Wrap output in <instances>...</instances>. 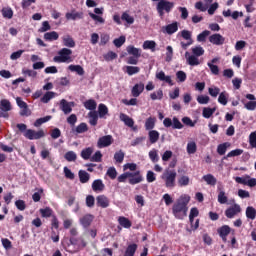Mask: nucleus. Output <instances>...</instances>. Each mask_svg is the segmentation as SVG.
I'll list each match as a JSON object with an SVG mask.
<instances>
[{"label":"nucleus","mask_w":256,"mask_h":256,"mask_svg":"<svg viewBox=\"0 0 256 256\" xmlns=\"http://www.w3.org/2000/svg\"><path fill=\"white\" fill-rule=\"evenodd\" d=\"M191 197L187 194L181 195L176 203L172 207V213L176 219H185L187 212L189 211V202Z\"/></svg>","instance_id":"obj_1"},{"label":"nucleus","mask_w":256,"mask_h":256,"mask_svg":"<svg viewBox=\"0 0 256 256\" xmlns=\"http://www.w3.org/2000/svg\"><path fill=\"white\" fill-rule=\"evenodd\" d=\"M191 52L192 54L189 51L185 52L186 63L190 65V67H197L201 63L199 57L205 55V49L201 46H194L191 48Z\"/></svg>","instance_id":"obj_2"},{"label":"nucleus","mask_w":256,"mask_h":256,"mask_svg":"<svg viewBox=\"0 0 256 256\" xmlns=\"http://www.w3.org/2000/svg\"><path fill=\"white\" fill-rule=\"evenodd\" d=\"M161 179L164 181L167 189H173L177 183V172L175 170L167 169L161 175Z\"/></svg>","instance_id":"obj_3"},{"label":"nucleus","mask_w":256,"mask_h":256,"mask_svg":"<svg viewBox=\"0 0 256 256\" xmlns=\"http://www.w3.org/2000/svg\"><path fill=\"white\" fill-rule=\"evenodd\" d=\"M71 55H73V51L69 48H62L58 55L53 58V61L55 63H73V58H71Z\"/></svg>","instance_id":"obj_4"},{"label":"nucleus","mask_w":256,"mask_h":256,"mask_svg":"<svg viewBox=\"0 0 256 256\" xmlns=\"http://www.w3.org/2000/svg\"><path fill=\"white\" fill-rule=\"evenodd\" d=\"M182 37L184 41H180V45L182 49L187 50L191 45H193V34L189 30H182L181 32L178 33V37Z\"/></svg>","instance_id":"obj_5"},{"label":"nucleus","mask_w":256,"mask_h":256,"mask_svg":"<svg viewBox=\"0 0 256 256\" xmlns=\"http://www.w3.org/2000/svg\"><path fill=\"white\" fill-rule=\"evenodd\" d=\"M175 7V3L167 1V0H160L156 6V9L160 15V17H163L166 13H171V10Z\"/></svg>","instance_id":"obj_6"},{"label":"nucleus","mask_w":256,"mask_h":256,"mask_svg":"<svg viewBox=\"0 0 256 256\" xmlns=\"http://www.w3.org/2000/svg\"><path fill=\"white\" fill-rule=\"evenodd\" d=\"M104 11L105 9L103 7L95 8L94 13L89 12L88 15L89 17H91V19H93V21H95L96 25L97 24L103 25V23H105V18L102 17L101 15H103Z\"/></svg>","instance_id":"obj_7"},{"label":"nucleus","mask_w":256,"mask_h":256,"mask_svg":"<svg viewBox=\"0 0 256 256\" xmlns=\"http://www.w3.org/2000/svg\"><path fill=\"white\" fill-rule=\"evenodd\" d=\"M24 137H26V139H29L30 141L41 139L45 137V131H35L33 129H28L24 132Z\"/></svg>","instance_id":"obj_8"},{"label":"nucleus","mask_w":256,"mask_h":256,"mask_svg":"<svg viewBox=\"0 0 256 256\" xmlns=\"http://www.w3.org/2000/svg\"><path fill=\"white\" fill-rule=\"evenodd\" d=\"M164 127H172V129H183V123H181L180 120L177 119V117L171 118H165L163 120Z\"/></svg>","instance_id":"obj_9"},{"label":"nucleus","mask_w":256,"mask_h":256,"mask_svg":"<svg viewBox=\"0 0 256 256\" xmlns=\"http://www.w3.org/2000/svg\"><path fill=\"white\" fill-rule=\"evenodd\" d=\"M236 183L247 185L248 187H256V178H251L249 175L235 178Z\"/></svg>","instance_id":"obj_10"},{"label":"nucleus","mask_w":256,"mask_h":256,"mask_svg":"<svg viewBox=\"0 0 256 256\" xmlns=\"http://www.w3.org/2000/svg\"><path fill=\"white\" fill-rule=\"evenodd\" d=\"M113 145V136L106 135L102 136L97 141L98 149H105V147H111Z\"/></svg>","instance_id":"obj_11"},{"label":"nucleus","mask_w":256,"mask_h":256,"mask_svg":"<svg viewBox=\"0 0 256 256\" xmlns=\"http://www.w3.org/2000/svg\"><path fill=\"white\" fill-rule=\"evenodd\" d=\"M128 183L130 185H138V183H143V174H141V171L129 172Z\"/></svg>","instance_id":"obj_12"},{"label":"nucleus","mask_w":256,"mask_h":256,"mask_svg":"<svg viewBox=\"0 0 256 256\" xmlns=\"http://www.w3.org/2000/svg\"><path fill=\"white\" fill-rule=\"evenodd\" d=\"M177 31H179V22H173L162 27V33H166V35H173Z\"/></svg>","instance_id":"obj_13"},{"label":"nucleus","mask_w":256,"mask_h":256,"mask_svg":"<svg viewBox=\"0 0 256 256\" xmlns=\"http://www.w3.org/2000/svg\"><path fill=\"white\" fill-rule=\"evenodd\" d=\"M239 213H241V206L239 204H234L225 211V215L228 219H233V217L239 215Z\"/></svg>","instance_id":"obj_14"},{"label":"nucleus","mask_w":256,"mask_h":256,"mask_svg":"<svg viewBox=\"0 0 256 256\" xmlns=\"http://www.w3.org/2000/svg\"><path fill=\"white\" fill-rule=\"evenodd\" d=\"M73 107H75V103L73 102H67L65 99L60 101V109L65 115H69L73 111Z\"/></svg>","instance_id":"obj_15"},{"label":"nucleus","mask_w":256,"mask_h":256,"mask_svg":"<svg viewBox=\"0 0 256 256\" xmlns=\"http://www.w3.org/2000/svg\"><path fill=\"white\" fill-rule=\"evenodd\" d=\"M246 99H248L249 102L244 104L245 109L247 111H255L256 109V97L253 94H246Z\"/></svg>","instance_id":"obj_16"},{"label":"nucleus","mask_w":256,"mask_h":256,"mask_svg":"<svg viewBox=\"0 0 256 256\" xmlns=\"http://www.w3.org/2000/svg\"><path fill=\"white\" fill-rule=\"evenodd\" d=\"M218 235L221 237L222 241L227 242V235L231 233V227L228 225H223L222 227L217 229Z\"/></svg>","instance_id":"obj_17"},{"label":"nucleus","mask_w":256,"mask_h":256,"mask_svg":"<svg viewBox=\"0 0 256 256\" xmlns=\"http://www.w3.org/2000/svg\"><path fill=\"white\" fill-rule=\"evenodd\" d=\"M120 121H123V123L125 125H127V127H131L134 131L137 130V127H134L135 125V121L133 120V118L129 117L127 114H120Z\"/></svg>","instance_id":"obj_18"},{"label":"nucleus","mask_w":256,"mask_h":256,"mask_svg":"<svg viewBox=\"0 0 256 256\" xmlns=\"http://www.w3.org/2000/svg\"><path fill=\"white\" fill-rule=\"evenodd\" d=\"M92 190L95 193H103V191H105V184L103 183V180L101 179L94 180L92 183Z\"/></svg>","instance_id":"obj_19"},{"label":"nucleus","mask_w":256,"mask_h":256,"mask_svg":"<svg viewBox=\"0 0 256 256\" xmlns=\"http://www.w3.org/2000/svg\"><path fill=\"white\" fill-rule=\"evenodd\" d=\"M209 41L212 43V45H223L225 43V37L221 34H212L209 37Z\"/></svg>","instance_id":"obj_20"},{"label":"nucleus","mask_w":256,"mask_h":256,"mask_svg":"<svg viewBox=\"0 0 256 256\" xmlns=\"http://www.w3.org/2000/svg\"><path fill=\"white\" fill-rule=\"evenodd\" d=\"M96 203L98 207H102V209H107L109 207V198L105 195H99L96 197Z\"/></svg>","instance_id":"obj_21"},{"label":"nucleus","mask_w":256,"mask_h":256,"mask_svg":"<svg viewBox=\"0 0 256 256\" xmlns=\"http://www.w3.org/2000/svg\"><path fill=\"white\" fill-rule=\"evenodd\" d=\"M143 91H145V84L140 82L133 86L131 93H132L133 97H139V95H141V93H143Z\"/></svg>","instance_id":"obj_22"},{"label":"nucleus","mask_w":256,"mask_h":256,"mask_svg":"<svg viewBox=\"0 0 256 256\" xmlns=\"http://www.w3.org/2000/svg\"><path fill=\"white\" fill-rule=\"evenodd\" d=\"M218 203L220 205H225L229 201V197L227 196V193H225V190L223 188H218Z\"/></svg>","instance_id":"obj_23"},{"label":"nucleus","mask_w":256,"mask_h":256,"mask_svg":"<svg viewBox=\"0 0 256 256\" xmlns=\"http://www.w3.org/2000/svg\"><path fill=\"white\" fill-rule=\"evenodd\" d=\"M156 79L159 81H164L165 83H168V85L173 86V80L171 79V76L165 75V72L163 71L156 73Z\"/></svg>","instance_id":"obj_24"},{"label":"nucleus","mask_w":256,"mask_h":256,"mask_svg":"<svg viewBox=\"0 0 256 256\" xmlns=\"http://www.w3.org/2000/svg\"><path fill=\"white\" fill-rule=\"evenodd\" d=\"M93 219H95V217L93 215L86 214L82 218H80V224L84 228H87V227H89L91 225V223H93Z\"/></svg>","instance_id":"obj_25"},{"label":"nucleus","mask_w":256,"mask_h":256,"mask_svg":"<svg viewBox=\"0 0 256 256\" xmlns=\"http://www.w3.org/2000/svg\"><path fill=\"white\" fill-rule=\"evenodd\" d=\"M93 151H95L93 149V147H87V148H84L81 153H80V156L82 157V159H84V161H91V157L93 155Z\"/></svg>","instance_id":"obj_26"},{"label":"nucleus","mask_w":256,"mask_h":256,"mask_svg":"<svg viewBox=\"0 0 256 256\" xmlns=\"http://www.w3.org/2000/svg\"><path fill=\"white\" fill-rule=\"evenodd\" d=\"M126 51L128 55H133V57H135L136 59H139V57H141V49L135 48V46L133 45L127 46Z\"/></svg>","instance_id":"obj_27"},{"label":"nucleus","mask_w":256,"mask_h":256,"mask_svg":"<svg viewBox=\"0 0 256 256\" xmlns=\"http://www.w3.org/2000/svg\"><path fill=\"white\" fill-rule=\"evenodd\" d=\"M155 123H157V118L155 117L147 118L144 124L146 131H153V129H155Z\"/></svg>","instance_id":"obj_28"},{"label":"nucleus","mask_w":256,"mask_h":256,"mask_svg":"<svg viewBox=\"0 0 256 256\" xmlns=\"http://www.w3.org/2000/svg\"><path fill=\"white\" fill-rule=\"evenodd\" d=\"M159 137H160V134H159V131L157 130H150L148 132V139L152 145H155V143L159 141Z\"/></svg>","instance_id":"obj_29"},{"label":"nucleus","mask_w":256,"mask_h":256,"mask_svg":"<svg viewBox=\"0 0 256 256\" xmlns=\"http://www.w3.org/2000/svg\"><path fill=\"white\" fill-rule=\"evenodd\" d=\"M203 181H205L206 185H211L215 187L217 185V178L213 176V174H206L202 177Z\"/></svg>","instance_id":"obj_30"},{"label":"nucleus","mask_w":256,"mask_h":256,"mask_svg":"<svg viewBox=\"0 0 256 256\" xmlns=\"http://www.w3.org/2000/svg\"><path fill=\"white\" fill-rule=\"evenodd\" d=\"M64 47H69L70 49H73L75 47V40H73V37L70 35H66L62 38Z\"/></svg>","instance_id":"obj_31"},{"label":"nucleus","mask_w":256,"mask_h":256,"mask_svg":"<svg viewBox=\"0 0 256 256\" xmlns=\"http://www.w3.org/2000/svg\"><path fill=\"white\" fill-rule=\"evenodd\" d=\"M191 184V178L187 175H182L178 177V185L180 187H187Z\"/></svg>","instance_id":"obj_32"},{"label":"nucleus","mask_w":256,"mask_h":256,"mask_svg":"<svg viewBox=\"0 0 256 256\" xmlns=\"http://www.w3.org/2000/svg\"><path fill=\"white\" fill-rule=\"evenodd\" d=\"M186 151L188 155H195L197 153V143L195 141H190L187 143Z\"/></svg>","instance_id":"obj_33"},{"label":"nucleus","mask_w":256,"mask_h":256,"mask_svg":"<svg viewBox=\"0 0 256 256\" xmlns=\"http://www.w3.org/2000/svg\"><path fill=\"white\" fill-rule=\"evenodd\" d=\"M78 177L80 179V183H89V179H91V175H89L85 170H80L78 172Z\"/></svg>","instance_id":"obj_34"},{"label":"nucleus","mask_w":256,"mask_h":256,"mask_svg":"<svg viewBox=\"0 0 256 256\" xmlns=\"http://www.w3.org/2000/svg\"><path fill=\"white\" fill-rule=\"evenodd\" d=\"M229 147H231V143H229V142H225V143L218 145V147H217L218 155H225V153H227V149H229Z\"/></svg>","instance_id":"obj_35"},{"label":"nucleus","mask_w":256,"mask_h":256,"mask_svg":"<svg viewBox=\"0 0 256 256\" xmlns=\"http://www.w3.org/2000/svg\"><path fill=\"white\" fill-rule=\"evenodd\" d=\"M148 157L152 163H157L159 162V150L157 149H152L148 153Z\"/></svg>","instance_id":"obj_36"},{"label":"nucleus","mask_w":256,"mask_h":256,"mask_svg":"<svg viewBox=\"0 0 256 256\" xmlns=\"http://www.w3.org/2000/svg\"><path fill=\"white\" fill-rule=\"evenodd\" d=\"M246 217L251 221H255L256 218V209L253 206H248L246 208Z\"/></svg>","instance_id":"obj_37"},{"label":"nucleus","mask_w":256,"mask_h":256,"mask_svg":"<svg viewBox=\"0 0 256 256\" xmlns=\"http://www.w3.org/2000/svg\"><path fill=\"white\" fill-rule=\"evenodd\" d=\"M45 41H57L59 39V33L56 31L47 32L44 34Z\"/></svg>","instance_id":"obj_38"},{"label":"nucleus","mask_w":256,"mask_h":256,"mask_svg":"<svg viewBox=\"0 0 256 256\" xmlns=\"http://www.w3.org/2000/svg\"><path fill=\"white\" fill-rule=\"evenodd\" d=\"M218 103H220V105H227V103H229V93L227 92H221L219 94V97H218Z\"/></svg>","instance_id":"obj_39"},{"label":"nucleus","mask_w":256,"mask_h":256,"mask_svg":"<svg viewBox=\"0 0 256 256\" xmlns=\"http://www.w3.org/2000/svg\"><path fill=\"white\" fill-rule=\"evenodd\" d=\"M83 15L78 12H67L66 19L67 21H76V19H82Z\"/></svg>","instance_id":"obj_40"},{"label":"nucleus","mask_w":256,"mask_h":256,"mask_svg":"<svg viewBox=\"0 0 256 256\" xmlns=\"http://www.w3.org/2000/svg\"><path fill=\"white\" fill-rule=\"evenodd\" d=\"M41 217L47 219L53 216V209L50 207L41 208L40 210Z\"/></svg>","instance_id":"obj_41"},{"label":"nucleus","mask_w":256,"mask_h":256,"mask_svg":"<svg viewBox=\"0 0 256 256\" xmlns=\"http://www.w3.org/2000/svg\"><path fill=\"white\" fill-rule=\"evenodd\" d=\"M64 158H65L66 161H68L69 163H73V162L77 161V153H75L74 151H68V152H66V154L64 155Z\"/></svg>","instance_id":"obj_42"},{"label":"nucleus","mask_w":256,"mask_h":256,"mask_svg":"<svg viewBox=\"0 0 256 256\" xmlns=\"http://www.w3.org/2000/svg\"><path fill=\"white\" fill-rule=\"evenodd\" d=\"M118 223L121 227H124V229L131 228V221L123 216L118 218Z\"/></svg>","instance_id":"obj_43"},{"label":"nucleus","mask_w":256,"mask_h":256,"mask_svg":"<svg viewBox=\"0 0 256 256\" xmlns=\"http://www.w3.org/2000/svg\"><path fill=\"white\" fill-rule=\"evenodd\" d=\"M68 69L74 73H77L78 75H85V70L81 65H70Z\"/></svg>","instance_id":"obj_44"},{"label":"nucleus","mask_w":256,"mask_h":256,"mask_svg":"<svg viewBox=\"0 0 256 256\" xmlns=\"http://www.w3.org/2000/svg\"><path fill=\"white\" fill-rule=\"evenodd\" d=\"M56 95H57V93L48 91L41 98V102L48 103L51 99H54V97H56Z\"/></svg>","instance_id":"obj_45"},{"label":"nucleus","mask_w":256,"mask_h":256,"mask_svg":"<svg viewBox=\"0 0 256 256\" xmlns=\"http://www.w3.org/2000/svg\"><path fill=\"white\" fill-rule=\"evenodd\" d=\"M107 113H109V108H107V106L105 104H99L98 114H99L100 119H103V117H105V115H107Z\"/></svg>","instance_id":"obj_46"},{"label":"nucleus","mask_w":256,"mask_h":256,"mask_svg":"<svg viewBox=\"0 0 256 256\" xmlns=\"http://www.w3.org/2000/svg\"><path fill=\"white\" fill-rule=\"evenodd\" d=\"M84 107L85 109H88V111H95V109H97V102H95V100H87L84 103Z\"/></svg>","instance_id":"obj_47"},{"label":"nucleus","mask_w":256,"mask_h":256,"mask_svg":"<svg viewBox=\"0 0 256 256\" xmlns=\"http://www.w3.org/2000/svg\"><path fill=\"white\" fill-rule=\"evenodd\" d=\"M0 109L4 112L11 111V102L7 99L0 101Z\"/></svg>","instance_id":"obj_48"},{"label":"nucleus","mask_w":256,"mask_h":256,"mask_svg":"<svg viewBox=\"0 0 256 256\" xmlns=\"http://www.w3.org/2000/svg\"><path fill=\"white\" fill-rule=\"evenodd\" d=\"M142 47L145 50L151 49L152 51H155V47H157V43H155V41L153 40H146L144 41Z\"/></svg>","instance_id":"obj_49"},{"label":"nucleus","mask_w":256,"mask_h":256,"mask_svg":"<svg viewBox=\"0 0 256 256\" xmlns=\"http://www.w3.org/2000/svg\"><path fill=\"white\" fill-rule=\"evenodd\" d=\"M150 99H152V101H161V99H163V90L159 89L153 93L150 94Z\"/></svg>","instance_id":"obj_50"},{"label":"nucleus","mask_w":256,"mask_h":256,"mask_svg":"<svg viewBox=\"0 0 256 256\" xmlns=\"http://www.w3.org/2000/svg\"><path fill=\"white\" fill-rule=\"evenodd\" d=\"M215 111H216V108L205 107V108H203L202 115H203L204 119H209V118H211L213 113H215Z\"/></svg>","instance_id":"obj_51"},{"label":"nucleus","mask_w":256,"mask_h":256,"mask_svg":"<svg viewBox=\"0 0 256 256\" xmlns=\"http://www.w3.org/2000/svg\"><path fill=\"white\" fill-rule=\"evenodd\" d=\"M87 131H89V127L87 126V123H85V122L80 123L75 128V132L78 133V134L87 133Z\"/></svg>","instance_id":"obj_52"},{"label":"nucleus","mask_w":256,"mask_h":256,"mask_svg":"<svg viewBox=\"0 0 256 256\" xmlns=\"http://www.w3.org/2000/svg\"><path fill=\"white\" fill-rule=\"evenodd\" d=\"M122 21L127 22L128 25H133L135 23V18L129 15V13L124 12L121 16Z\"/></svg>","instance_id":"obj_53"},{"label":"nucleus","mask_w":256,"mask_h":256,"mask_svg":"<svg viewBox=\"0 0 256 256\" xmlns=\"http://www.w3.org/2000/svg\"><path fill=\"white\" fill-rule=\"evenodd\" d=\"M126 73L128 75H137V73H139L141 71V68L137 67V66H126Z\"/></svg>","instance_id":"obj_54"},{"label":"nucleus","mask_w":256,"mask_h":256,"mask_svg":"<svg viewBox=\"0 0 256 256\" xmlns=\"http://www.w3.org/2000/svg\"><path fill=\"white\" fill-rule=\"evenodd\" d=\"M88 117H90V120H89L90 125L95 127V125H97V121L99 119V117L97 116V112H94V111L89 112Z\"/></svg>","instance_id":"obj_55"},{"label":"nucleus","mask_w":256,"mask_h":256,"mask_svg":"<svg viewBox=\"0 0 256 256\" xmlns=\"http://www.w3.org/2000/svg\"><path fill=\"white\" fill-rule=\"evenodd\" d=\"M103 159V154L101 153V151H96L92 157L90 158V161L94 162V163H101Z\"/></svg>","instance_id":"obj_56"},{"label":"nucleus","mask_w":256,"mask_h":256,"mask_svg":"<svg viewBox=\"0 0 256 256\" xmlns=\"http://www.w3.org/2000/svg\"><path fill=\"white\" fill-rule=\"evenodd\" d=\"M137 251V244H131L127 247L124 256H134Z\"/></svg>","instance_id":"obj_57"},{"label":"nucleus","mask_w":256,"mask_h":256,"mask_svg":"<svg viewBox=\"0 0 256 256\" xmlns=\"http://www.w3.org/2000/svg\"><path fill=\"white\" fill-rule=\"evenodd\" d=\"M4 19H13V9L6 7L2 9Z\"/></svg>","instance_id":"obj_58"},{"label":"nucleus","mask_w":256,"mask_h":256,"mask_svg":"<svg viewBox=\"0 0 256 256\" xmlns=\"http://www.w3.org/2000/svg\"><path fill=\"white\" fill-rule=\"evenodd\" d=\"M125 41H127V38L125 36H120L119 38L113 40V44L115 45V47L119 48L125 45Z\"/></svg>","instance_id":"obj_59"},{"label":"nucleus","mask_w":256,"mask_h":256,"mask_svg":"<svg viewBox=\"0 0 256 256\" xmlns=\"http://www.w3.org/2000/svg\"><path fill=\"white\" fill-rule=\"evenodd\" d=\"M195 217H199V209L197 208H191L190 214H189V221L191 225H193V221H195Z\"/></svg>","instance_id":"obj_60"},{"label":"nucleus","mask_w":256,"mask_h":256,"mask_svg":"<svg viewBox=\"0 0 256 256\" xmlns=\"http://www.w3.org/2000/svg\"><path fill=\"white\" fill-rule=\"evenodd\" d=\"M239 155H243V149H235L230 151L224 159H229V157H239Z\"/></svg>","instance_id":"obj_61"},{"label":"nucleus","mask_w":256,"mask_h":256,"mask_svg":"<svg viewBox=\"0 0 256 256\" xmlns=\"http://www.w3.org/2000/svg\"><path fill=\"white\" fill-rule=\"evenodd\" d=\"M125 159V153L123 151H118L114 154V160L116 163H123V160Z\"/></svg>","instance_id":"obj_62"},{"label":"nucleus","mask_w":256,"mask_h":256,"mask_svg":"<svg viewBox=\"0 0 256 256\" xmlns=\"http://www.w3.org/2000/svg\"><path fill=\"white\" fill-rule=\"evenodd\" d=\"M208 93L211 95V97H217L219 93H221V89H219L217 86H212L208 88Z\"/></svg>","instance_id":"obj_63"},{"label":"nucleus","mask_w":256,"mask_h":256,"mask_svg":"<svg viewBox=\"0 0 256 256\" xmlns=\"http://www.w3.org/2000/svg\"><path fill=\"white\" fill-rule=\"evenodd\" d=\"M105 61H113L114 59H117V53L113 51H109L106 54H104Z\"/></svg>","instance_id":"obj_64"}]
</instances>
